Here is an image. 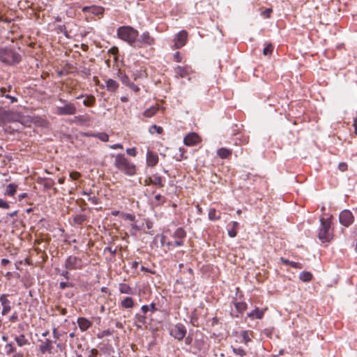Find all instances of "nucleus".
<instances>
[{
	"label": "nucleus",
	"mask_w": 357,
	"mask_h": 357,
	"mask_svg": "<svg viewBox=\"0 0 357 357\" xmlns=\"http://www.w3.org/2000/svg\"><path fill=\"white\" fill-rule=\"evenodd\" d=\"M117 37L121 40L126 42L132 47H135L137 38L139 37V32L131 26H121L116 30Z\"/></svg>",
	"instance_id": "1"
},
{
	"label": "nucleus",
	"mask_w": 357,
	"mask_h": 357,
	"mask_svg": "<svg viewBox=\"0 0 357 357\" xmlns=\"http://www.w3.org/2000/svg\"><path fill=\"white\" fill-rule=\"evenodd\" d=\"M115 158L114 165L120 172L128 176H133L136 174V166L129 161L123 154L112 155Z\"/></svg>",
	"instance_id": "2"
},
{
	"label": "nucleus",
	"mask_w": 357,
	"mask_h": 357,
	"mask_svg": "<svg viewBox=\"0 0 357 357\" xmlns=\"http://www.w3.org/2000/svg\"><path fill=\"white\" fill-rule=\"evenodd\" d=\"M321 226L319 229L318 238L322 243L329 242L333 238V229L331 228V217L320 219Z\"/></svg>",
	"instance_id": "3"
},
{
	"label": "nucleus",
	"mask_w": 357,
	"mask_h": 357,
	"mask_svg": "<svg viewBox=\"0 0 357 357\" xmlns=\"http://www.w3.org/2000/svg\"><path fill=\"white\" fill-rule=\"evenodd\" d=\"M0 61L8 65H14L20 63L21 56L13 48H0Z\"/></svg>",
	"instance_id": "4"
},
{
	"label": "nucleus",
	"mask_w": 357,
	"mask_h": 357,
	"mask_svg": "<svg viewBox=\"0 0 357 357\" xmlns=\"http://www.w3.org/2000/svg\"><path fill=\"white\" fill-rule=\"evenodd\" d=\"M64 266L67 270H81L83 268L84 262L82 258L70 255L66 258Z\"/></svg>",
	"instance_id": "5"
},
{
	"label": "nucleus",
	"mask_w": 357,
	"mask_h": 357,
	"mask_svg": "<svg viewBox=\"0 0 357 357\" xmlns=\"http://www.w3.org/2000/svg\"><path fill=\"white\" fill-rule=\"evenodd\" d=\"M155 43V38L151 36L149 31L143 32L139 38H137L136 45L135 48H142L144 46H151Z\"/></svg>",
	"instance_id": "6"
},
{
	"label": "nucleus",
	"mask_w": 357,
	"mask_h": 357,
	"mask_svg": "<svg viewBox=\"0 0 357 357\" xmlns=\"http://www.w3.org/2000/svg\"><path fill=\"white\" fill-rule=\"evenodd\" d=\"M186 333V328L181 323L176 324L169 331V335L178 341L183 340Z\"/></svg>",
	"instance_id": "7"
},
{
	"label": "nucleus",
	"mask_w": 357,
	"mask_h": 357,
	"mask_svg": "<svg viewBox=\"0 0 357 357\" xmlns=\"http://www.w3.org/2000/svg\"><path fill=\"white\" fill-rule=\"evenodd\" d=\"M77 113V108L74 103L66 102L63 106L56 107V114L59 116L75 115Z\"/></svg>",
	"instance_id": "8"
},
{
	"label": "nucleus",
	"mask_w": 357,
	"mask_h": 357,
	"mask_svg": "<svg viewBox=\"0 0 357 357\" xmlns=\"http://www.w3.org/2000/svg\"><path fill=\"white\" fill-rule=\"evenodd\" d=\"M339 220L340 224L344 227H349L354 222V217L350 211L344 210L340 213Z\"/></svg>",
	"instance_id": "9"
},
{
	"label": "nucleus",
	"mask_w": 357,
	"mask_h": 357,
	"mask_svg": "<svg viewBox=\"0 0 357 357\" xmlns=\"http://www.w3.org/2000/svg\"><path fill=\"white\" fill-rule=\"evenodd\" d=\"M188 39V33L186 31L183 30L178 32L174 37V47L176 49H180L183 47Z\"/></svg>",
	"instance_id": "10"
},
{
	"label": "nucleus",
	"mask_w": 357,
	"mask_h": 357,
	"mask_svg": "<svg viewBox=\"0 0 357 357\" xmlns=\"http://www.w3.org/2000/svg\"><path fill=\"white\" fill-rule=\"evenodd\" d=\"M145 183L146 185H153L160 188L165 186V180L159 174H155L148 179H146Z\"/></svg>",
	"instance_id": "11"
},
{
	"label": "nucleus",
	"mask_w": 357,
	"mask_h": 357,
	"mask_svg": "<svg viewBox=\"0 0 357 357\" xmlns=\"http://www.w3.org/2000/svg\"><path fill=\"white\" fill-rule=\"evenodd\" d=\"M200 142V137L195 132H190L183 139L184 144L188 146H195Z\"/></svg>",
	"instance_id": "12"
},
{
	"label": "nucleus",
	"mask_w": 357,
	"mask_h": 357,
	"mask_svg": "<svg viewBox=\"0 0 357 357\" xmlns=\"http://www.w3.org/2000/svg\"><path fill=\"white\" fill-rule=\"evenodd\" d=\"M0 302L3 307L1 314L6 315L11 310V302L7 298V294H2L0 296Z\"/></svg>",
	"instance_id": "13"
},
{
	"label": "nucleus",
	"mask_w": 357,
	"mask_h": 357,
	"mask_svg": "<svg viewBox=\"0 0 357 357\" xmlns=\"http://www.w3.org/2000/svg\"><path fill=\"white\" fill-rule=\"evenodd\" d=\"M41 344L39 346V351L42 354L46 353L52 354L53 349V342L50 339H46L45 341L40 340Z\"/></svg>",
	"instance_id": "14"
},
{
	"label": "nucleus",
	"mask_w": 357,
	"mask_h": 357,
	"mask_svg": "<svg viewBox=\"0 0 357 357\" xmlns=\"http://www.w3.org/2000/svg\"><path fill=\"white\" fill-rule=\"evenodd\" d=\"M147 324V317L141 313H136L134 317V324L137 328L142 329Z\"/></svg>",
	"instance_id": "15"
},
{
	"label": "nucleus",
	"mask_w": 357,
	"mask_h": 357,
	"mask_svg": "<svg viewBox=\"0 0 357 357\" xmlns=\"http://www.w3.org/2000/svg\"><path fill=\"white\" fill-rule=\"evenodd\" d=\"M158 162V156L156 153L148 151L146 153V165L149 167H154Z\"/></svg>",
	"instance_id": "16"
},
{
	"label": "nucleus",
	"mask_w": 357,
	"mask_h": 357,
	"mask_svg": "<svg viewBox=\"0 0 357 357\" xmlns=\"http://www.w3.org/2000/svg\"><path fill=\"white\" fill-rule=\"evenodd\" d=\"M77 324L82 332H84L90 328L92 326V322L85 317H79L77 319Z\"/></svg>",
	"instance_id": "17"
},
{
	"label": "nucleus",
	"mask_w": 357,
	"mask_h": 357,
	"mask_svg": "<svg viewBox=\"0 0 357 357\" xmlns=\"http://www.w3.org/2000/svg\"><path fill=\"white\" fill-rule=\"evenodd\" d=\"M228 235L231 238H234L237 235V231L239 229V223L236 221L229 222L227 226Z\"/></svg>",
	"instance_id": "18"
},
{
	"label": "nucleus",
	"mask_w": 357,
	"mask_h": 357,
	"mask_svg": "<svg viewBox=\"0 0 357 357\" xmlns=\"http://www.w3.org/2000/svg\"><path fill=\"white\" fill-rule=\"evenodd\" d=\"M190 68L187 66H178L175 68L176 74L182 78L187 77L190 74Z\"/></svg>",
	"instance_id": "19"
},
{
	"label": "nucleus",
	"mask_w": 357,
	"mask_h": 357,
	"mask_svg": "<svg viewBox=\"0 0 357 357\" xmlns=\"http://www.w3.org/2000/svg\"><path fill=\"white\" fill-rule=\"evenodd\" d=\"M14 340L16 342L17 345L20 347L29 344V340L26 337V336L24 334L15 335Z\"/></svg>",
	"instance_id": "20"
},
{
	"label": "nucleus",
	"mask_w": 357,
	"mask_h": 357,
	"mask_svg": "<svg viewBox=\"0 0 357 357\" xmlns=\"http://www.w3.org/2000/svg\"><path fill=\"white\" fill-rule=\"evenodd\" d=\"M264 316V311L259 307H256L248 314V317L251 319H261Z\"/></svg>",
	"instance_id": "21"
},
{
	"label": "nucleus",
	"mask_w": 357,
	"mask_h": 357,
	"mask_svg": "<svg viewBox=\"0 0 357 357\" xmlns=\"http://www.w3.org/2000/svg\"><path fill=\"white\" fill-rule=\"evenodd\" d=\"M232 151L227 148H220L217 151V155L222 159H227L231 155Z\"/></svg>",
	"instance_id": "22"
},
{
	"label": "nucleus",
	"mask_w": 357,
	"mask_h": 357,
	"mask_svg": "<svg viewBox=\"0 0 357 357\" xmlns=\"http://www.w3.org/2000/svg\"><path fill=\"white\" fill-rule=\"evenodd\" d=\"M18 185L15 183H9L6 186V191L4 192V195L8 197H13L17 192Z\"/></svg>",
	"instance_id": "23"
},
{
	"label": "nucleus",
	"mask_w": 357,
	"mask_h": 357,
	"mask_svg": "<svg viewBox=\"0 0 357 357\" xmlns=\"http://www.w3.org/2000/svg\"><path fill=\"white\" fill-rule=\"evenodd\" d=\"M38 183L42 184L47 190L51 189L55 184L54 180L50 178H40V181H38Z\"/></svg>",
	"instance_id": "24"
},
{
	"label": "nucleus",
	"mask_w": 357,
	"mask_h": 357,
	"mask_svg": "<svg viewBox=\"0 0 357 357\" xmlns=\"http://www.w3.org/2000/svg\"><path fill=\"white\" fill-rule=\"evenodd\" d=\"M105 8L99 6H91V13L96 16L102 17L104 14Z\"/></svg>",
	"instance_id": "25"
},
{
	"label": "nucleus",
	"mask_w": 357,
	"mask_h": 357,
	"mask_svg": "<svg viewBox=\"0 0 357 357\" xmlns=\"http://www.w3.org/2000/svg\"><path fill=\"white\" fill-rule=\"evenodd\" d=\"M106 85L107 90L111 92L115 91L119 88L118 82L112 79H109L106 82Z\"/></svg>",
	"instance_id": "26"
},
{
	"label": "nucleus",
	"mask_w": 357,
	"mask_h": 357,
	"mask_svg": "<svg viewBox=\"0 0 357 357\" xmlns=\"http://www.w3.org/2000/svg\"><path fill=\"white\" fill-rule=\"evenodd\" d=\"M121 306L123 308H132L134 306V301L131 297H126L121 302Z\"/></svg>",
	"instance_id": "27"
},
{
	"label": "nucleus",
	"mask_w": 357,
	"mask_h": 357,
	"mask_svg": "<svg viewBox=\"0 0 357 357\" xmlns=\"http://www.w3.org/2000/svg\"><path fill=\"white\" fill-rule=\"evenodd\" d=\"M86 136H93L101 140L102 142H106L109 141V135L105 132H99L96 134L86 133Z\"/></svg>",
	"instance_id": "28"
},
{
	"label": "nucleus",
	"mask_w": 357,
	"mask_h": 357,
	"mask_svg": "<svg viewBox=\"0 0 357 357\" xmlns=\"http://www.w3.org/2000/svg\"><path fill=\"white\" fill-rule=\"evenodd\" d=\"M119 291L121 294H132L133 290L126 283H121L119 284Z\"/></svg>",
	"instance_id": "29"
},
{
	"label": "nucleus",
	"mask_w": 357,
	"mask_h": 357,
	"mask_svg": "<svg viewBox=\"0 0 357 357\" xmlns=\"http://www.w3.org/2000/svg\"><path fill=\"white\" fill-rule=\"evenodd\" d=\"M87 216L85 214H77L73 218L74 223L78 225H82L86 220Z\"/></svg>",
	"instance_id": "30"
},
{
	"label": "nucleus",
	"mask_w": 357,
	"mask_h": 357,
	"mask_svg": "<svg viewBox=\"0 0 357 357\" xmlns=\"http://www.w3.org/2000/svg\"><path fill=\"white\" fill-rule=\"evenodd\" d=\"M185 236L186 232L182 227L177 228L173 234V236L178 240L184 238Z\"/></svg>",
	"instance_id": "31"
},
{
	"label": "nucleus",
	"mask_w": 357,
	"mask_h": 357,
	"mask_svg": "<svg viewBox=\"0 0 357 357\" xmlns=\"http://www.w3.org/2000/svg\"><path fill=\"white\" fill-rule=\"evenodd\" d=\"M299 278L303 282H310L312 279V274L310 272L303 271L300 273Z\"/></svg>",
	"instance_id": "32"
},
{
	"label": "nucleus",
	"mask_w": 357,
	"mask_h": 357,
	"mask_svg": "<svg viewBox=\"0 0 357 357\" xmlns=\"http://www.w3.org/2000/svg\"><path fill=\"white\" fill-rule=\"evenodd\" d=\"M252 334V331H243L242 333H241V337L243 338V342L245 344V345H248V344L252 341L251 340V337H250V335Z\"/></svg>",
	"instance_id": "33"
},
{
	"label": "nucleus",
	"mask_w": 357,
	"mask_h": 357,
	"mask_svg": "<svg viewBox=\"0 0 357 357\" xmlns=\"http://www.w3.org/2000/svg\"><path fill=\"white\" fill-rule=\"evenodd\" d=\"M281 261L284 264L289 265L290 266L295 268H302L303 266L301 263L295 262L292 261H289V259H285L283 258H281Z\"/></svg>",
	"instance_id": "34"
},
{
	"label": "nucleus",
	"mask_w": 357,
	"mask_h": 357,
	"mask_svg": "<svg viewBox=\"0 0 357 357\" xmlns=\"http://www.w3.org/2000/svg\"><path fill=\"white\" fill-rule=\"evenodd\" d=\"M165 197L161 195L160 194H157L155 195L153 204L155 206H161L165 202Z\"/></svg>",
	"instance_id": "35"
},
{
	"label": "nucleus",
	"mask_w": 357,
	"mask_h": 357,
	"mask_svg": "<svg viewBox=\"0 0 357 357\" xmlns=\"http://www.w3.org/2000/svg\"><path fill=\"white\" fill-rule=\"evenodd\" d=\"M5 351L6 355H10L11 354H15L17 353L16 347H15L14 344L12 342L7 343L5 345Z\"/></svg>",
	"instance_id": "36"
},
{
	"label": "nucleus",
	"mask_w": 357,
	"mask_h": 357,
	"mask_svg": "<svg viewBox=\"0 0 357 357\" xmlns=\"http://www.w3.org/2000/svg\"><path fill=\"white\" fill-rule=\"evenodd\" d=\"M234 305H235L236 310L240 314L243 313V312L247 308V304L244 302H236L234 303Z\"/></svg>",
	"instance_id": "37"
},
{
	"label": "nucleus",
	"mask_w": 357,
	"mask_h": 357,
	"mask_svg": "<svg viewBox=\"0 0 357 357\" xmlns=\"http://www.w3.org/2000/svg\"><path fill=\"white\" fill-rule=\"evenodd\" d=\"M118 76H119L120 80L121 81V82L123 84H125L126 86H128L131 82L130 81V78L128 77V76L127 75H126L125 73L119 72Z\"/></svg>",
	"instance_id": "38"
},
{
	"label": "nucleus",
	"mask_w": 357,
	"mask_h": 357,
	"mask_svg": "<svg viewBox=\"0 0 357 357\" xmlns=\"http://www.w3.org/2000/svg\"><path fill=\"white\" fill-rule=\"evenodd\" d=\"M232 351L234 354L243 357L246 355V351L242 347H231Z\"/></svg>",
	"instance_id": "39"
},
{
	"label": "nucleus",
	"mask_w": 357,
	"mask_h": 357,
	"mask_svg": "<svg viewBox=\"0 0 357 357\" xmlns=\"http://www.w3.org/2000/svg\"><path fill=\"white\" fill-rule=\"evenodd\" d=\"M208 218L211 220H217L220 218V216L217 215V212L215 208H211L208 211Z\"/></svg>",
	"instance_id": "40"
},
{
	"label": "nucleus",
	"mask_w": 357,
	"mask_h": 357,
	"mask_svg": "<svg viewBox=\"0 0 357 357\" xmlns=\"http://www.w3.org/2000/svg\"><path fill=\"white\" fill-rule=\"evenodd\" d=\"M273 50V46L269 43L263 50V54L264 56H271Z\"/></svg>",
	"instance_id": "41"
},
{
	"label": "nucleus",
	"mask_w": 357,
	"mask_h": 357,
	"mask_svg": "<svg viewBox=\"0 0 357 357\" xmlns=\"http://www.w3.org/2000/svg\"><path fill=\"white\" fill-rule=\"evenodd\" d=\"M157 110L158 109L155 107L147 109L146 110L144 111V116L150 118L155 114Z\"/></svg>",
	"instance_id": "42"
},
{
	"label": "nucleus",
	"mask_w": 357,
	"mask_h": 357,
	"mask_svg": "<svg viewBox=\"0 0 357 357\" xmlns=\"http://www.w3.org/2000/svg\"><path fill=\"white\" fill-rule=\"evenodd\" d=\"M190 323L195 326H198V316L196 313L195 311H193L192 313H191V315H190Z\"/></svg>",
	"instance_id": "43"
},
{
	"label": "nucleus",
	"mask_w": 357,
	"mask_h": 357,
	"mask_svg": "<svg viewBox=\"0 0 357 357\" xmlns=\"http://www.w3.org/2000/svg\"><path fill=\"white\" fill-rule=\"evenodd\" d=\"M95 102L96 98L93 96H91L83 101V104L85 106L90 107L92 106L95 103Z\"/></svg>",
	"instance_id": "44"
},
{
	"label": "nucleus",
	"mask_w": 357,
	"mask_h": 357,
	"mask_svg": "<svg viewBox=\"0 0 357 357\" xmlns=\"http://www.w3.org/2000/svg\"><path fill=\"white\" fill-rule=\"evenodd\" d=\"M183 245V241L182 240H176L174 241L168 242L167 245L169 248L172 247H178Z\"/></svg>",
	"instance_id": "45"
},
{
	"label": "nucleus",
	"mask_w": 357,
	"mask_h": 357,
	"mask_svg": "<svg viewBox=\"0 0 357 357\" xmlns=\"http://www.w3.org/2000/svg\"><path fill=\"white\" fill-rule=\"evenodd\" d=\"M149 131L151 133L157 132L158 134H161L163 132V129L160 126H158L156 125H153L151 126Z\"/></svg>",
	"instance_id": "46"
},
{
	"label": "nucleus",
	"mask_w": 357,
	"mask_h": 357,
	"mask_svg": "<svg viewBox=\"0 0 357 357\" xmlns=\"http://www.w3.org/2000/svg\"><path fill=\"white\" fill-rule=\"evenodd\" d=\"M118 52H119V49L117 47H115V46L112 47V48H110L108 50V54L114 55V59L115 60H117Z\"/></svg>",
	"instance_id": "47"
},
{
	"label": "nucleus",
	"mask_w": 357,
	"mask_h": 357,
	"mask_svg": "<svg viewBox=\"0 0 357 357\" xmlns=\"http://www.w3.org/2000/svg\"><path fill=\"white\" fill-rule=\"evenodd\" d=\"M73 284L71 282H61L59 283V288L62 290L65 289L67 287H73Z\"/></svg>",
	"instance_id": "48"
},
{
	"label": "nucleus",
	"mask_w": 357,
	"mask_h": 357,
	"mask_svg": "<svg viewBox=\"0 0 357 357\" xmlns=\"http://www.w3.org/2000/svg\"><path fill=\"white\" fill-rule=\"evenodd\" d=\"M126 153L129 155H131V156H136L137 155V150L135 147L133 148H128L126 149Z\"/></svg>",
	"instance_id": "49"
},
{
	"label": "nucleus",
	"mask_w": 357,
	"mask_h": 357,
	"mask_svg": "<svg viewBox=\"0 0 357 357\" xmlns=\"http://www.w3.org/2000/svg\"><path fill=\"white\" fill-rule=\"evenodd\" d=\"M123 218L125 219V220H128L130 221H135V216L132 214H130V213H124L123 215Z\"/></svg>",
	"instance_id": "50"
},
{
	"label": "nucleus",
	"mask_w": 357,
	"mask_h": 357,
	"mask_svg": "<svg viewBox=\"0 0 357 357\" xmlns=\"http://www.w3.org/2000/svg\"><path fill=\"white\" fill-rule=\"evenodd\" d=\"M0 208L8 209L10 208V205L6 201L0 199Z\"/></svg>",
	"instance_id": "51"
},
{
	"label": "nucleus",
	"mask_w": 357,
	"mask_h": 357,
	"mask_svg": "<svg viewBox=\"0 0 357 357\" xmlns=\"http://www.w3.org/2000/svg\"><path fill=\"white\" fill-rule=\"evenodd\" d=\"M272 13V9L271 8H266V10H264L263 12H262V15L266 17V18H268L270 17V15H271V13Z\"/></svg>",
	"instance_id": "52"
},
{
	"label": "nucleus",
	"mask_w": 357,
	"mask_h": 357,
	"mask_svg": "<svg viewBox=\"0 0 357 357\" xmlns=\"http://www.w3.org/2000/svg\"><path fill=\"white\" fill-rule=\"evenodd\" d=\"M127 86L136 93L139 91V88L132 82H130Z\"/></svg>",
	"instance_id": "53"
},
{
	"label": "nucleus",
	"mask_w": 357,
	"mask_h": 357,
	"mask_svg": "<svg viewBox=\"0 0 357 357\" xmlns=\"http://www.w3.org/2000/svg\"><path fill=\"white\" fill-rule=\"evenodd\" d=\"M149 306L148 305H144L141 307L142 314L146 315V314L149 312Z\"/></svg>",
	"instance_id": "54"
},
{
	"label": "nucleus",
	"mask_w": 357,
	"mask_h": 357,
	"mask_svg": "<svg viewBox=\"0 0 357 357\" xmlns=\"http://www.w3.org/2000/svg\"><path fill=\"white\" fill-rule=\"evenodd\" d=\"M149 312L151 313H154L158 311V308L156 307V305L154 303H151L149 305Z\"/></svg>",
	"instance_id": "55"
},
{
	"label": "nucleus",
	"mask_w": 357,
	"mask_h": 357,
	"mask_svg": "<svg viewBox=\"0 0 357 357\" xmlns=\"http://www.w3.org/2000/svg\"><path fill=\"white\" fill-rule=\"evenodd\" d=\"M109 252L113 256H114L116 254V249L113 250L111 247H106L104 249V252Z\"/></svg>",
	"instance_id": "56"
},
{
	"label": "nucleus",
	"mask_w": 357,
	"mask_h": 357,
	"mask_svg": "<svg viewBox=\"0 0 357 357\" xmlns=\"http://www.w3.org/2000/svg\"><path fill=\"white\" fill-rule=\"evenodd\" d=\"M338 168L342 172H344L347 169V164L345 162H340L338 165Z\"/></svg>",
	"instance_id": "57"
},
{
	"label": "nucleus",
	"mask_w": 357,
	"mask_h": 357,
	"mask_svg": "<svg viewBox=\"0 0 357 357\" xmlns=\"http://www.w3.org/2000/svg\"><path fill=\"white\" fill-rule=\"evenodd\" d=\"M69 270H64L61 273V275L63 276L65 279L68 280L70 278V273L68 272Z\"/></svg>",
	"instance_id": "58"
},
{
	"label": "nucleus",
	"mask_w": 357,
	"mask_h": 357,
	"mask_svg": "<svg viewBox=\"0 0 357 357\" xmlns=\"http://www.w3.org/2000/svg\"><path fill=\"white\" fill-rule=\"evenodd\" d=\"M134 79L136 80L137 78H141L144 76L143 71H137L136 73H133Z\"/></svg>",
	"instance_id": "59"
},
{
	"label": "nucleus",
	"mask_w": 357,
	"mask_h": 357,
	"mask_svg": "<svg viewBox=\"0 0 357 357\" xmlns=\"http://www.w3.org/2000/svg\"><path fill=\"white\" fill-rule=\"evenodd\" d=\"M52 335H53L54 338H55L56 340H58L60 337V334L59 333V332L57 331V329L56 328H53Z\"/></svg>",
	"instance_id": "60"
},
{
	"label": "nucleus",
	"mask_w": 357,
	"mask_h": 357,
	"mask_svg": "<svg viewBox=\"0 0 357 357\" xmlns=\"http://www.w3.org/2000/svg\"><path fill=\"white\" fill-rule=\"evenodd\" d=\"M109 147L112 149H123V145L121 144H115L111 145Z\"/></svg>",
	"instance_id": "61"
},
{
	"label": "nucleus",
	"mask_w": 357,
	"mask_h": 357,
	"mask_svg": "<svg viewBox=\"0 0 357 357\" xmlns=\"http://www.w3.org/2000/svg\"><path fill=\"white\" fill-rule=\"evenodd\" d=\"M88 200L91 201V203L93 204H99V201H98V199L96 197H89L88 198Z\"/></svg>",
	"instance_id": "62"
},
{
	"label": "nucleus",
	"mask_w": 357,
	"mask_h": 357,
	"mask_svg": "<svg viewBox=\"0 0 357 357\" xmlns=\"http://www.w3.org/2000/svg\"><path fill=\"white\" fill-rule=\"evenodd\" d=\"M26 197H28V194H27V193H26V192H23V193L20 194V195H18V200H19L20 202H21V201H22L24 199H25V198H26Z\"/></svg>",
	"instance_id": "63"
},
{
	"label": "nucleus",
	"mask_w": 357,
	"mask_h": 357,
	"mask_svg": "<svg viewBox=\"0 0 357 357\" xmlns=\"http://www.w3.org/2000/svg\"><path fill=\"white\" fill-rule=\"evenodd\" d=\"M98 351L96 349H92L91 350L90 354L88 356V357H97Z\"/></svg>",
	"instance_id": "64"
}]
</instances>
